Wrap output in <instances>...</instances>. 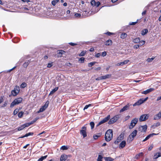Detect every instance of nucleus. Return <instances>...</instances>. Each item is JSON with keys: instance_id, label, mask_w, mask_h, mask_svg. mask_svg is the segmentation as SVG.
<instances>
[{"instance_id": "f257e3e1", "label": "nucleus", "mask_w": 161, "mask_h": 161, "mask_svg": "<svg viewBox=\"0 0 161 161\" xmlns=\"http://www.w3.org/2000/svg\"><path fill=\"white\" fill-rule=\"evenodd\" d=\"M113 130L111 129H109L106 132L105 134V139L107 142L110 141L113 138Z\"/></svg>"}, {"instance_id": "f03ea898", "label": "nucleus", "mask_w": 161, "mask_h": 161, "mask_svg": "<svg viewBox=\"0 0 161 161\" xmlns=\"http://www.w3.org/2000/svg\"><path fill=\"white\" fill-rule=\"evenodd\" d=\"M22 100L23 98L21 97L15 98L11 103L10 105V107L12 108L15 105H18L21 103L22 102Z\"/></svg>"}, {"instance_id": "7ed1b4c3", "label": "nucleus", "mask_w": 161, "mask_h": 161, "mask_svg": "<svg viewBox=\"0 0 161 161\" xmlns=\"http://www.w3.org/2000/svg\"><path fill=\"white\" fill-rule=\"evenodd\" d=\"M137 130H135L132 133L129 135V138L127 139V141L129 142H130L134 139V137L136 136Z\"/></svg>"}, {"instance_id": "20e7f679", "label": "nucleus", "mask_w": 161, "mask_h": 161, "mask_svg": "<svg viewBox=\"0 0 161 161\" xmlns=\"http://www.w3.org/2000/svg\"><path fill=\"white\" fill-rule=\"evenodd\" d=\"M119 118V115H117L114 116L113 118L111 119L108 122V124L109 125L113 124L116 122Z\"/></svg>"}, {"instance_id": "39448f33", "label": "nucleus", "mask_w": 161, "mask_h": 161, "mask_svg": "<svg viewBox=\"0 0 161 161\" xmlns=\"http://www.w3.org/2000/svg\"><path fill=\"white\" fill-rule=\"evenodd\" d=\"M20 91L19 87L18 86H15L14 90L12 91L11 93L13 96H15L19 93Z\"/></svg>"}, {"instance_id": "423d86ee", "label": "nucleus", "mask_w": 161, "mask_h": 161, "mask_svg": "<svg viewBox=\"0 0 161 161\" xmlns=\"http://www.w3.org/2000/svg\"><path fill=\"white\" fill-rule=\"evenodd\" d=\"M138 121V119L137 118H134L132 119L130 123V125L129 126V128L130 129H132L137 124Z\"/></svg>"}, {"instance_id": "0eeeda50", "label": "nucleus", "mask_w": 161, "mask_h": 161, "mask_svg": "<svg viewBox=\"0 0 161 161\" xmlns=\"http://www.w3.org/2000/svg\"><path fill=\"white\" fill-rule=\"evenodd\" d=\"M148 97H147L143 99H140L139 100H138L137 102H136V103H135L134 104H133V106H135L136 105H139L142 103H143L144 102H145L148 99Z\"/></svg>"}, {"instance_id": "6e6552de", "label": "nucleus", "mask_w": 161, "mask_h": 161, "mask_svg": "<svg viewBox=\"0 0 161 161\" xmlns=\"http://www.w3.org/2000/svg\"><path fill=\"white\" fill-rule=\"evenodd\" d=\"M86 130V127L85 126H84L82 127L81 130H80V134L83 136L84 138L87 136Z\"/></svg>"}, {"instance_id": "1a4fd4ad", "label": "nucleus", "mask_w": 161, "mask_h": 161, "mask_svg": "<svg viewBox=\"0 0 161 161\" xmlns=\"http://www.w3.org/2000/svg\"><path fill=\"white\" fill-rule=\"evenodd\" d=\"M124 138V134H120L117 137L116 141L114 142V144H118Z\"/></svg>"}, {"instance_id": "9d476101", "label": "nucleus", "mask_w": 161, "mask_h": 161, "mask_svg": "<svg viewBox=\"0 0 161 161\" xmlns=\"http://www.w3.org/2000/svg\"><path fill=\"white\" fill-rule=\"evenodd\" d=\"M110 119V115H108L107 117L104 118L102 120L100 121L97 125L99 126L106 122H107Z\"/></svg>"}, {"instance_id": "9b49d317", "label": "nucleus", "mask_w": 161, "mask_h": 161, "mask_svg": "<svg viewBox=\"0 0 161 161\" xmlns=\"http://www.w3.org/2000/svg\"><path fill=\"white\" fill-rule=\"evenodd\" d=\"M48 103L47 102L43 106H42L40 109L39 110L37 111V113H39L44 111L48 106Z\"/></svg>"}, {"instance_id": "f8f14e48", "label": "nucleus", "mask_w": 161, "mask_h": 161, "mask_svg": "<svg viewBox=\"0 0 161 161\" xmlns=\"http://www.w3.org/2000/svg\"><path fill=\"white\" fill-rule=\"evenodd\" d=\"M147 126L145 125L143 126H140L138 127V130L142 132H145L147 130Z\"/></svg>"}, {"instance_id": "ddd939ff", "label": "nucleus", "mask_w": 161, "mask_h": 161, "mask_svg": "<svg viewBox=\"0 0 161 161\" xmlns=\"http://www.w3.org/2000/svg\"><path fill=\"white\" fill-rule=\"evenodd\" d=\"M148 116L147 114H143L140 117L139 120L141 122L145 121L148 119Z\"/></svg>"}, {"instance_id": "4468645a", "label": "nucleus", "mask_w": 161, "mask_h": 161, "mask_svg": "<svg viewBox=\"0 0 161 161\" xmlns=\"http://www.w3.org/2000/svg\"><path fill=\"white\" fill-rule=\"evenodd\" d=\"M154 89L153 88H150L148 89L145 91H143L142 92V94H147L150 92L153 91Z\"/></svg>"}, {"instance_id": "2eb2a0df", "label": "nucleus", "mask_w": 161, "mask_h": 161, "mask_svg": "<svg viewBox=\"0 0 161 161\" xmlns=\"http://www.w3.org/2000/svg\"><path fill=\"white\" fill-rule=\"evenodd\" d=\"M161 118V111L159 112L158 114L155 115L154 117V120H158Z\"/></svg>"}, {"instance_id": "dca6fc26", "label": "nucleus", "mask_w": 161, "mask_h": 161, "mask_svg": "<svg viewBox=\"0 0 161 161\" xmlns=\"http://www.w3.org/2000/svg\"><path fill=\"white\" fill-rule=\"evenodd\" d=\"M129 107L130 105L129 104H128L120 110V113H121L124 111L127 110L129 108Z\"/></svg>"}, {"instance_id": "f3484780", "label": "nucleus", "mask_w": 161, "mask_h": 161, "mask_svg": "<svg viewBox=\"0 0 161 161\" xmlns=\"http://www.w3.org/2000/svg\"><path fill=\"white\" fill-rule=\"evenodd\" d=\"M126 142L125 141H122L119 144V148L120 149H122L125 146Z\"/></svg>"}, {"instance_id": "a211bd4d", "label": "nucleus", "mask_w": 161, "mask_h": 161, "mask_svg": "<svg viewBox=\"0 0 161 161\" xmlns=\"http://www.w3.org/2000/svg\"><path fill=\"white\" fill-rule=\"evenodd\" d=\"M156 134L155 133L151 134L148 135L143 140V142H145L148 140L150 137L153 136L154 135H156Z\"/></svg>"}, {"instance_id": "6ab92c4d", "label": "nucleus", "mask_w": 161, "mask_h": 161, "mask_svg": "<svg viewBox=\"0 0 161 161\" xmlns=\"http://www.w3.org/2000/svg\"><path fill=\"white\" fill-rule=\"evenodd\" d=\"M67 155L64 154H62L61 155L60 158V161H65L67 159Z\"/></svg>"}, {"instance_id": "aec40b11", "label": "nucleus", "mask_w": 161, "mask_h": 161, "mask_svg": "<svg viewBox=\"0 0 161 161\" xmlns=\"http://www.w3.org/2000/svg\"><path fill=\"white\" fill-rule=\"evenodd\" d=\"M113 42L111 40H108L105 43V45L106 46H110L112 44Z\"/></svg>"}, {"instance_id": "412c9836", "label": "nucleus", "mask_w": 161, "mask_h": 161, "mask_svg": "<svg viewBox=\"0 0 161 161\" xmlns=\"http://www.w3.org/2000/svg\"><path fill=\"white\" fill-rule=\"evenodd\" d=\"M143 153L141 152L140 153H139L136 154L135 157V158L136 159H139L140 157L143 156Z\"/></svg>"}, {"instance_id": "4be33fe9", "label": "nucleus", "mask_w": 161, "mask_h": 161, "mask_svg": "<svg viewBox=\"0 0 161 161\" xmlns=\"http://www.w3.org/2000/svg\"><path fill=\"white\" fill-rule=\"evenodd\" d=\"M58 87H55L53 90L50 93L49 95H51L57 91L58 89Z\"/></svg>"}, {"instance_id": "5701e85b", "label": "nucleus", "mask_w": 161, "mask_h": 161, "mask_svg": "<svg viewBox=\"0 0 161 161\" xmlns=\"http://www.w3.org/2000/svg\"><path fill=\"white\" fill-rule=\"evenodd\" d=\"M140 41V38L139 37H138L133 39L132 42L134 43H137L139 42Z\"/></svg>"}, {"instance_id": "b1692460", "label": "nucleus", "mask_w": 161, "mask_h": 161, "mask_svg": "<svg viewBox=\"0 0 161 161\" xmlns=\"http://www.w3.org/2000/svg\"><path fill=\"white\" fill-rule=\"evenodd\" d=\"M129 60H125L123 62H121L120 63H119L117 64L118 65H123L124 64H127L128 62H129Z\"/></svg>"}, {"instance_id": "393cba45", "label": "nucleus", "mask_w": 161, "mask_h": 161, "mask_svg": "<svg viewBox=\"0 0 161 161\" xmlns=\"http://www.w3.org/2000/svg\"><path fill=\"white\" fill-rule=\"evenodd\" d=\"M127 34L125 33H123L120 35V38L122 39H125L127 36Z\"/></svg>"}, {"instance_id": "a878e982", "label": "nucleus", "mask_w": 161, "mask_h": 161, "mask_svg": "<svg viewBox=\"0 0 161 161\" xmlns=\"http://www.w3.org/2000/svg\"><path fill=\"white\" fill-rule=\"evenodd\" d=\"M104 159L106 161H113L114 159L110 157H104Z\"/></svg>"}, {"instance_id": "bb28decb", "label": "nucleus", "mask_w": 161, "mask_h": 161, "mask_svg": "<svg viewBox=\"0 0 161 161\" xmlns=\"http://www.w3.org/2000/svg\"><path fill=\"white\" fill-rule=\"evenodd\" d=\"M148 31V30L147 29H145L142 30V36H144L146 34H147Z\"/></svg>"}, {"instance_id": "cd10ccee", "label": "nucleus", "mask_w": 161, "mask_h": 161, "mask_svg": "<svg viewBox=\"0 0 161 161\" xmlns=\"http://www.w3.org/2000/svg\"><path fill=\"white\" fill-rule=\"evenodd\" d=\"M111 76V75H107L104 76H102V80L105 79L109 78Z\"/></svg>"}, {"instance_id": "c85d7f7f", "label": "nucleus", "mask_w": 161, "mask_h": 161, "mask_svg": "<svg viewBox=\"0 0 161 161\" xmlns=\"http://www.w3.org/2000/svg\"><path fill=\"white\" fill-rule=\"evenodd\" d=\"M161 156V153H158L154 156V158L157 159L158 157H160Z\"/></svg>"}, {"instance_id": "c756f323", "label": "nucleus", "mask_w": 161, "mask_h": 161, "mask_svg": "<svg viewBox=\"0 0 161 161\" xmlns=\"http://www.w3.org/2000/svg\"><path fill=\"white\" fill-rule=\"evenodd\" d=\"M33 134V133H32V132H29L28 133H27L24 136H21V137H20V138H24V137H27V136H30V135H32Z\"/></svg>"}, {"instance_id": "7c9ffc66", "label": "nucleus", "mask_w": 161, "mask_h": 161, "mask_svg": "<svg viewBox=\"0 0 161 161\" xmlns=\"http://www.w3.org/2000/svg\"><path fill=\"white\" fill-rule=\"evenodd\" d=\"M30 63V62L29 61H28L27 62H25L23 65V67L25 68H26L29 64Z\"/></svg>"}, {"instance_id": "2f4dec72", "label": "nucleus", "mask_w": 161, "mask_h": 161, "mask_svg": "<svg viewBox=\"0 0 161 161\" xmlns=\"http://www.w3.org/2000/svg\"><path fill=\"white\" fill-rule=\"evenodd\" d=\"M47 157V155L42 157L38 159V161H42L44 159H45Z\"/></svg>"}, {"instance_id": "473e14b6", "label": "nucleus", "mask_w": 161, "mask_h": 161, "mask_svg": "<svg viewBox=\"0 0 161 161\" xmlns=\"http://www.w3.org/2000/svg\"><path fill=\"white\" fill-rule=\"evenodd\" d=\"M24 112L22 111H21L18 113V116L19 117L21 118L23 117L24 114Z\"/></svg>"}, {"instance_id": "72a5a7b5", "label": "nucleus", "mask_w": 161, "mask_h": 161, "mask_svg": "<svg viewBox=\"0 0 161 161\" xmlns=\"http://www.w3.org/2000/svg\"><path fill=\"white\" fill-rule=\"evenodd\" d=\"M103 157L100 155L98 156V157L97 159V161H102Z\"/></svg>"}, {"instance_id": "f704fd0d", "label": "nucleus", "mask_w": 161, "mask_h": 161, "mask_svg": "<svg viewBox=\"0 0 161 161\" xmlns=\"http://www.w3.org/2000/svg\"><path fill=\"white\" fill-rule=\"evenodd\" d=\"M65 52L64 50H60L59 51V52L58 53V56L59 57H61L62 56V55L64 54V53H65Z\"/></svg>"}, {"instance_id": "c9c22d12", "label": "nucleus", "mask_w": 161, "mask_h": 161, "mask_svg": "<svg viewBox=\"0 0 161 161\" xmlns=\"http://www.w3.org/2000/svg\"><path fill=\"white\" fill-rule=\"evenodd\" d=\"M86 53V51H82L79 54V56H84L85 55Z\"/></svg>"}, {"instance_id": "e433bc0d", "label": "nucleus", "mask_w": 161, "mask_h": 161, "mask_svg": "<svg viewBox=\"0 0 161 161\" xmlns=\"http://www.w3.org/2000/svg\"><path fill=\"white\" fill-rule=\"evenodd\" d=\"M98 135H94L93 136V138L94 139H97L98 137L100 136L101 135V133H99L98 134Z\"/></svg>"}, {"instance_id": "4c0bfd02", "label": "nucleus", "mask_w": 161, "mask_h": 161, "mask_svg": "<svg viewBox=\"0 0 161 161\" xmlns=\"http://www.w3.org/2000/svg\"><path fill=\"white\" fill-rule=\"evenodd\" d=\"M26 86V84L25 82H23L21 85L20 87L22 88H24Z\"/></svg>"}, {"instance_id": "58836bf2", "label": "nucleus", "mask_w": 161, "mask_h": 161, "mask_svg": "<svg viewBox=\"0 0 161 161\" xmlns=\"http://www.w3.org/2000/svg\"><path fill=\"white\" fill-rule=\"evenodd\" d=\"M68 149V147H67V146H63L60 148L61 149L63 150H66Z\"/></svg>"}, {"instance_id": "ea45409f", "label": "nucleus", "mask_w": 161, "mask_h": 161, "mask_svg": "<svg viewBox=\"0 0 161 161\" xmlns=\"http://www.w3.org/2000/svg\"><path fill=\"white\" fill-rule=\"evenodd\" d=\"M85 60V58L83 57H81L80 58L79 60V61L81 63H83L84 62Z\"/></svg>"}, {"instance_id": "a19ab883", "label": "nucleus", "mask_w": 161, "mask_h": 161, "mask_svg": "<svg viewBox=\"0 0 161 161\" xmlns=\"http://www.w3.org/2000/svg\"><path fill=\"white\" fill-rule=\"evenodd\" d=\"M74 16L75 18H79L81 17V14L78 13H75V14Z\"/></svg>"}, {"instance_id": "79ce46f5", "label": "nucleus", "mask_w": 161, "mask_h": 161, "mask_svg": "<svg viewBox=\"0 0 161 161\" xmlns=\"http://www.w3.org/2000/svg\"><path fill=\"white\" fill-rule=\"evenodd\" d=\"M90 125L91 126V129H93L94 127L95 124L93 122H91L90 123Z\"/></svg>"}, {"instance_id": "37998d69", "label": "nucleus", "mask_w": 161, "mask_h": 161, "mask_svg": "<svg viewBox=\"0 0 161 161\" xmlns=\"http://www.w3.org/2000/svg\"><path fill=\"white\" fill-rule=\"evenodd\" d=\"M19 109L18 108H16L15 109L14 112V115H16L17 113L19 112Z\"/></svg>"}, {"instance_id": "c03bdc74", "label": "nucleus", "mask_w": 161, "mask_h": 161, "mask_svg": "<svg viewBox=\"0 0 161 161\" xmlns=\"http://www.w3.org/2000/svg\"><path fill=\"white\" fill-rule=\"evenodd\" d=\"M91 4L92 6H95L96 5V2L95 0H92L91 2Z\"/></svg>"}, {"instance_id": "a18cd8bd", "label": "nucleus", "mask_w": 161, "mask_h": 161, "mask_svg": "<svg viewBox=\"0 0 161 161\" xmlns=\"http://www.w3.org/2000/svg\"><path fill=\"white\" fill-rule=\"evenodd\" d=\"M24 128H25L24 127V125H21L20 127L18 128V131L21 130H23V129H24Z\"/></svg>"}, {"instance_id": "49530a36", "label": "nucleus", "mask_w": 161, "mask_h": 161, "mask_svg": "<svg viewBox=\"0 0 161 161\" xmlns=\"http://www.w3.org/2000/svg\"><path fill=\"white\" fill-rule=\"evenodd\" d=\"M95 63V62H92L88 64V66L89 67H92V66L94 65Z\"/></svg>"}, {"instance_id": "de8ad7c7", "label": "nucleus", "mask_w": 161, "mask_h": 161, "mask_svg": "<svg viewBox=\"0 0 161 161\" xmlns=\"http://www.w3.org/2000/svg\"><path fill=\"white\" fill-rule=\"evenodd\" d=\"M105 34L108 36H109L111 35H113L114 34V33L110 32H108L106 33H105Z\"/></svg>"}, {"instance_id": "09e8293b", "label": "nucleus", "mask_w": 161, "mask_h": 161, "mask_svg": "<svg viewBox=\"0 0 161 161\" xmlns=\"http://www.w3.org/2000/svg\"><path fill=\"white\" fill-rule=\"evenodd\" d=\"M53 65V63L52 62L51 63H49L47 64V67L48 68H50Z\"/></svg>"}, {"instance_id": "8fccbe9b", "label": "nucleus", "mask_w": 161, "mask_h": 161, "mask_svg": "<svg viewBox=\"0 0 161 161\" xmlns=\"http://www.w3.org/2000/svg\"><path fill=\"white\" fill-rule=\"evenodd\" d=\"M91 106V104H89L88 105H86L84 108V110H85L87 109L88 107Z\"/></svg>"}, {"instance_id": "3c124183", "label": "nucleus", "mask_w": 161, "mask_h": 161, "mask_svg": "<svg viewBox=\"0 0 161 161\" xmlns=\"http://www.w3.org/2000/svg\"><path fill=\"white\" fill-rule=\"evenodd\" d=\"M140 44L141 46L143 45L145 43V42L144 41H141L140 42Z\"/></svg>"}, {"instance_id": "603ef678", "label": "nucleus", "mask_w": 161, "mask_h": 161, "mask_svg": "<svg viewBox=\"0 0 161 161\" xmlns=\"http://www.w3.org/2000/svg\"><path fill=\"white\" fill-rule=\"evenodd\" d=\"M153 147V144H151L148 148V150L151 151Z\"/></svg>"}, {"instance_id": "864d4df0", "label": "nucleus", "mask_w": 161, "mask_h": 161, "mask_svg": "<svg viewBox=\"0 0 161 161\" xmlns=\"http://www.w3.org/2000/svg\"><path fill=\"white\" fill-rule=\"evenodd\" d=\"M23 125H24V128H25V127H27L29 126L30 125L29 123L25 124Z\"/></svg>"}, {"instance_id": "5fc2aeb1", "label": "nucleus", "mask_w": 161, "mask_h": 161, "mask_svg": "<svg viewBox=\"0 0 161 161\" xmlns=\"http://www.w3.org/2000/svg\"><path fill=\"white\" fill-rule=\"evenodd\" d=\"M153 59V58H148L147 61V62H150L152 61Z\"/></svg>"}, {"instance_id": "6e6d98bb", "label": "nucleus", "mask_w": 161, "mask_h": 161, "mask_svg": "<svg viewBox=\"0 0 161 161\" xmlns=\"http://www.w3.org/2000/svg\"><path fill=\"white\" fill-rule=\"evenodd\" d=\"M107 54V53L106 52H103L102 53V56L103 57H104L106 56Z\"/></svg>"}, {"instance_id": "4d7b16f0", "label": "nucleus", "mask_w": 161, "mask_h": 161, "mask_svg": "<svg viewBox=\"0 0 161 161\" xmlns=\"http://www.w3.org/2000/svg\"><path fill=\"white\" fill-rule=\"evenodd\" d=\"M3 101V97L1 96L0 97V104H1Z\"/></svg>"}, {"instance_id": "13d9d810", "label": "nucleus", "mask_w": 161, "mask_h": 161, "mask_svg": "<svg viewBox=\"0 0 161 161\" xmlns=\"http://www.w3.org/2000/svg\"><path fill=\"white\" fill-rule=\"evenodd\" d=\"M139 45H136L134 46V48L135 49H137L139 47Z\"/></svg>"}, {"instance_id": "bf43d9fd", "label": "nucleus", "mask_w": 161, "mask_h": 161, "mask_svg": "<svg viewBox=\"0 0 161 161\" xmlns=\"http://www.w3.org/2000/svg\"><path fill=\"white\" fill-rule=\"evenodd\" d=\"M137 22H132L130 23L129 24V25H135L136 23Z\"/></svg>"}, {"instance_id": "052dcab7", "label": "nucleus", "mask_w": 161, "mask_h": 161, "mask_svg": "<svg viewBox=\"0 0 161 161\" xmlns=\"http://www.w3.org/2000/svg\"><path fill=\"white\" fill-rule=\"evenodd\" d=\"M56 3H57L55 1V0H53L52 2V4L53 6H55L56 4Z\"/></svg>"}, {"instance_id": "680f3d73", "label": "nucleus", "mask_w": 161, "mask_h": 161, "mask_svg": "<svg viewBox=\"0 0 161 161\" xmlns=\"http://www.w3.org/2000/svg\"><path fill=\"white\" fill-rule=\"evenodd\" d=\"M96 4L95 6L97 7H98L100 5V3L99 2H97V3H96Z\"/></svg>"}, {"instance_id": "e2e57ef3", "label": "nucleus", "mask_w": 161, "mask_h": 161, "mask_svg": "<svg viewBox=\"0 0 161 161\" xmlns=\"http://www.w3.org/2000/svg\"><path fill=\"white\" fill-rule=\"evenodd\" d=\"M69 44L70 45H71V46H74L75 45H77V44H76V43H72V42L69 43Z\"/></svg>"}, {"instance_id": "0e129e2a", "label": "nucleus", "mask_w": 161, "mask_h": 161, "mask_svg": "<svg viewBox=\"0 0 161 161\" xmlns=\"http://www.w3.org/2000/svg\"><path fill=\"white\" fill-rule=\"evenodd\" d=\"M100 56V54L99 53H97V54H96L95 55V57H96L97 58H98Z\"/></svg>"}, {"instance_id": "69168bd1", "label": "nucleus", "mask_w": 161, "mask_h": 161, "mask_svg": "<svg viewBox=\"0 0 161 161\" xmlns=\"http://www.w3.org/2000/svg\"><path fill=\"white\" fill-rule=\"evenodd\" d=\"M96 80H102V76L98 77L96 79Z\"/></svg>"}, {"instance_id": "338daca9", "label": "nucleus", "mask_w": 161, "mask_h": 161, "mask_svg": "<svg viewBox=\"0 0 161 161\" xmlns=\"http://www.w3.org/2000/svg\"><path fill=\"white\" fill-rule=\"evenodd\" d=\"M101 69V68L100 67H97L95 69V70H100Z\"/></svg>"}, {"instance_id": "774afa93", "label": "nucleus", "mask_w": 161, "mask_h": 161, "mask_svg": "<svg viewBox=\"0 0 161 161\" xmlns=\"http://www.w3.org/2000/svg\"><path fill=\"white\" fill-rule=\"evenodd\" d=\"M7 105V103L6 102H5L4 104L2 106V107H6Z\"/></svg>"}]
</instances>
